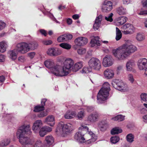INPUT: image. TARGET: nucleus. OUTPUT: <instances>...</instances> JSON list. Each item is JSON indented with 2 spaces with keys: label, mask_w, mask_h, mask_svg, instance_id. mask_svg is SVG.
Listing matches in <instances>:
<instances>
[{
  "label": "nucleus",
  "mask_w": 147,
  "mask_h": 147,
  "mask_svg": "<svg viewBox=\"0 0 147 147\" xmlns=\"http://www.w3.org/2000/svg\"><path fill=\"white\" fill-rule=\"evenodd\" d=\"M122 130L119 127L113 128L111 131V134L112 135L118 134L121 133Z\"/></svg>",
  "instance_id": "obj_34"
},
{
  "label": "nucleus",
  "mask_w": 147,
  "mask_h": 147,
  "mask_svg": "<svg viewBox=\"0 0 147 147\" xmlns=\"http://www.w3.org/2000/svg\"><path fill=\"white\" fill-rule=\"evenodd\" d=\"M79 130H82V131H85L91 137V139L88 140V143L93 142H95L97 139V137L92 131H89L88 127L84 125H82L79 127Z\"/></svg>",
  "instance_id": "obj_10"
},
{
  "label": "nucleus",
  "mask_w": 147,
  "mask_h": 147,
  "mask_svg": "<svg viewBox=\"0 0 147 147\" xmlns=\"http://www.w3.org/2000/svg\"><path fill=\"white\" fill-rule=\"evenodd\" d=\"M110 85L108 82H105L104 83L103 85V87L101 89L109 93L110 90Z\"/></svg>",
  "instance_id": "obj_37"
},
{
  "label": "nucleus",
  "mask_w": 147,
  "mask_h": 147,
  "mask_svg": "<svg viewBox=\"0 0 147 147\" xmlns=\"http://www.w3.org/2000/svg\"><path fill=\"white\" fill-rule=\"evenodd\" d=\"M82 62H78L75 64L72 68V70L74 72H76L83 67Z\"/></svg>",
  "instance_id": "obj_27"
},
{
  "label": "nucleus",
  "mask_w": 147,
  "mask_h": 147,
  "mask_svg": "<svg viewBox=\"0 0 147 147\" xmlns=\"http://www.w3.org/2000/svg\"><path fill=\"white\" fill-rule=\"evenodd\" d=\"M27 44L29 51L30 49L34 50L36 49L38 46V44L35 41L27 43Z\"/></svg>",
  "instance_id": "obj_30"
},
{
  "label": "nucleus",
  "mask_w": 147,
  "mask_h": 147,
  "mask_svg": "<svg viewBox=\"0 0 147 147\" xmlns=\"http://www.w3.org/2000/svg\"><path fill=\"white\" fill-rule=\"evenodd\" d=\"M46 101V99H42L41 101V105L40 106V105H38L34 107V112H38L44 110V106L45 105V103Z\"/></svg>",
  "instance_id": "obj_23"
},
{
  "label": "nucleus",
  "mask_w": 147,
  "mask_h": 147,
  "mask_svg": "<svg viewBox=\"0 0 147 147\" xmlns=\"http://www.w3.org/2000/svg\"><path fill=\"white\" fill-rule=\"evenodd\" d=\"M104 75L105 78L107 79L112 78L114 75V73L113 70L109 69H107L104 72Z\"/></svg>",
  "instance_id": "obj_20"
},
{
  "label": "nucleus",
  "mask_w": 147,
  "mask_h": 147,
  "mask_svg": "<svg viewBox=\"0 0 147 147\" xmlns=\"http://www.w3.org/2000/svg\"><path fill=\"white\" fill-rule=\"evenodd\" d=\"M89 67L91 69L99 71L101 68V63L100 60L95 57L91 58L88 62Z\"/></svg>",
  "instance_id": "obj_6"
},
{
  "label": "nucleus",
  "mask_w": 147,
  "mask_h": 147,
  "mask_svg": "<svg viewBox=\"0 0 147 147\" xmlns=\"http://www.w3.org/2000/svg\"><path fill=\"white\" fill-rule=\"evenodd\" d=\"M141 3L144 7H147V0H142Z\"/></svg>",
  "instance_id": "obj_61"
},
{
  "label": "nucleus",
  "mask_w": 147,
  "mask_h": 147,
  "mask_svg": "<svg viewBox=\"0 0 147 147\" xmlns=\"http://www.w3.org/2000/svg\"><path fill=\"white\" fill-rule=\"evenodd\" d=\"M135 30H126L122 31L123 33L125 34H131L133 33Z\"/></svg>",
  "instance_id": "obj_52"
},
{
  "label": "nucleus",
  "mask_w": 147,
  "mask_h": 147,
  "mask_svg": "<svg viewBox=\"0 0 147 147\" xmlns=\"http://www.w3.org/2000/svg\"><path fill=\"white\" fill-rule=\"evenodd\" d=\"M134 46L129 45L127 42L112 50L113 54L119 61H122L127 59L131 54L137 50Z\"/></svg>",
  "instance_id": "obj_1"
},
{
  "label": "nucleus",
  "mask_w": 147,
  "mask_h": 147,
  "mask_svg": "<svg viewBox=\"0 0 147 147\" xmlns=\"http://www.w3.org/2000/svg\"><path fill=\"white\" fill-rule=\"evenodd\" d=\"M73 127L70 123L65 124L63 122H61L58 123L57 130L61 134H67L73 130Z\"/></svg>",
  "instance_id": "obj_5"
},
{
  "label": "nucleus",
  "mask_w": 147,
  "mask_h": 147,
  "mask_svg": "<svg viewBox=\"0 0 147 147\" xmlns=\"http://www.w3.org/2000/svg\"><path fill=\"white\" fill-rule=\"evenodd\" d=\"M6 24L4 22L1 21H0V30H2L5 26Z\"/></svg>",
  "instance_id": "obj_58"
},
{
  "label": "nucleus",
  "mask_w": 147,
  "mask_h": 147,
  "mask_svg": "<svg viewBox=\"0 0 147 147\" xmlns=\"http://www.w3.org/2000/svg\"><path fill=\"white\" fill-rule=\"evenodd\" d=\"M117 12L120 15H125L127 13L126 8L121 6L117 9Z\"/></svg>",
  "instance_id": "obj_28"
},
{
  "label": "nucleus",
  "mask_w": 147,
  "mask_h": 147,
  "mask_svg": "<svg viewBox=\"0 0 147 147\" xmlns=\"http://www.w3.org/2000/svg\"><path fill=\"white\" fill-rule=\"evenodd\" d=\"M87 42V39L84 37H78L74 40V42L76 45L79 46H83Z\"/></svg>",
  "instance_id": "obj_17"
},
{
  "label": "nucleus",
  "mask_w": 147,
  "mask_h": 147,
  "mask_svg": "<svg viewBox=\"0 0 147 147\" xmlns=\"http://www.w3.org/2000/svg\"><path fill=\"white\" fill-rule=\"evenodd\" d=\"M46 132H49L52 131V128L47 126H44L42 127Z\"/></svg>",
  "instance_id": "obj_57"
},
{
  "label": "nucleus",
  "mask_w": 147,
  "mask_h": 147,
  "mask_svg": "<svg viewBox=\"0 0 147 147\" xmlns=\"http://www.w3.org/2000/svg\"><path fill=\"white\" fill-rule=\"evenodd\" d=\"M66 41L69 39H71L72 38V36L70 34H64Z\"/></svg>",
  "instance_id": "obj_55"
},
{
  "label": "nucleus",
  "mask_w": 147,
  "mask_h": 147,
  "mask_svg": "<svg viewBox=\"0 0 147 147\" xmlns=\"http://www.w3.org/2000/svg\"><path fill=\"white\" fill-rule=\"evenodd\" d=\"M99 116V114L96 112L91 113L88 116L87 120L91 123H94L98 121Z\"/></svg>",
  "instance_id": "obj_16"
},
{
  "label": "nucleus",
  "mask_w": 147,
  "mask_h": 147,
  "mask_svg": "<svg viewBox=\"0 0 147 147\" xmlns=\"http://www.w3.org/2000/svg\"><path fill=\"white\" fill-rule=\"evenodd\" d=\"M43 123L41 120H37L35 121L33 124L32 129L35 133H38L43 127Z\"/></svg>",
  "instance_id": "obj_12"
},
{
  "label": "nucleus",
  "mask_w": 147,
  "mask_h": 147,
  "mask_svg": "<svg viewBox=\"0 0 147 147\" xmlns=\"http://www.w3.org/2000/svg\"><path fill=\"white\" fill-rule=\"evenodd\" d=\"M47 53L49 55L56 56L61 54L62 51L58 48L53 47L48 49Z\"/></svg>",
  "instance_id": "obj_13"
},
{
  "label": "nucleus",
  "mask_w": 147,
  "mask_h": 147,
  "mask_svg": "<svg viewBox=\"0 0 147 147\" xmlns=\"http://www.w3.org/2000/svg\"><path fill=\"white\" fill-rule=\"evenodd\" d=\"M119 138L118 136H115L112 137L111 138V141L113 144H115L119 142Z\"/></svg>",
  "instance_id": "obj_43"
},
{
  "label": "nucleus",
  "mask_w": 147,
  "mask_h": 147,
  "mask_svg": "<svg viewBox=\"0 0 147 147\" xmlns=\"http://www.w3.org/2000/svg\"><path fill=\"white\" fill-rule=\"evenodd\" d=\"M85 112L84 111H81L79 112L77 115V117L79 119H82L85 116Z\"/></svg>",
  "instance_id": "obj_44"
},
{
  "label": "nucleus",
  "mask_w": 147,
  "mask_h": 147,
  "mask_svg": "<svg viewBox=\"0 0 147 147\" xmlns=\"http://www.w3.org/2000/svg\"><path fill=\"white\" fill-rule=\"evenodd\" d=\"M103 64L105 67H109L113 63V60L111 56L107 55L103 59Z\"/></svg>",
  "instance_id": "obj_14"
},
{
  "label": "nucleus",
  "mask_w": 147,
  "mask_h": 147,
  "mask_svg": "<svg viewBox=\"0 0 147 147\" xmlns=\"http://www.w3.org/2000/svg\"><path fill=\"white\" fill-rule=\"evenodd\" d=\"M109 94V93L100 89L97 95V102L99 104L103 103L107 99Z\"/></svg>",
  "instance_id": "obj_9"
},
{
  "label": "nucleus",
  "mask_w": 147,
  "mask_h": 147,
  "mask_svg": "<svg viewBox=\"0 0 147 147\" xmlns=\"http://www.w3.org/2000/svg\"><path fill=\"white\" fill-rule=\"evenodd\" d=\"M102 18V16L101 15H100L96 18L93 26V28L94 30H97L100 27Z\"/></svg>",
  "instance_id": "obj_19"
},
{
  "label": "nucleus",
  "mask_w": 147,
  "mask_h": 147,
  "mask_svg": "<svg viewBox=\"0 0 147 147\" xmlns=\"http://www.w3.org/2000/svg\"><path fill=\"white\" fill-rule=\"evenodd\" d=\"M45 140L47 144L50 145L52 144L54 142V139L51 136H46L45 138Z\"/></svg>",
  "instance_id": "obj_35"
},
{
  "label": "nucleus",
  "mask_w": 147,
  "mask_h": 147,
  "mask_svg": "<svg viewBox=\"0 0 147 147\" xmlns=\"http://www.w3.org/2000/svg\"><path fill=\"white\" fill-rule=\"evenodd\" d=\"M134 136L132 134H129L127 135L126 137L127 141L129 142L132 143L134 141Z\"/></svg>",
  "instance_id": "obj_40"
},
{
  "label": "nucleus",
  "mask_w": 147,
  "mask_h": 147,
  "mask_svg": "<svg viewBox=\"0 0 147 147\" xmlns=\"http://www.w3.org/2000/svg\"><path fill=\"white\" fill-rule=\"evenodd\" d=\"M10 142V139L9 138H6L2 140L0 142V146H6L8 145Z\"/></svg>",
  "instance_id": "obj_33"
},
{
  "label": "nucleus",
  "mask_w": 147,
  "mask_h": 147,
  "mask_svg": "<svg viewBox=\"0 0 147 147\" xmlns=\"http://www.w3.org/2000/svg\"><path fill=\"white\" fill-rule=\"evenodd\" d=\"M86 50L84 48L79 49L77 50V53L78 54L82 55L85 54L86 52Z\"/></svg>",
  "instance_id": "obj_45"
},
{
  "label": "nucleus",
  "mask_w": 147,
  "mask_h": 147,
  "mask_svg": "<svg viewBox=\"0 0 147 147\" xmlns=\"http://www.w3.org/2000/svg\"><path fill=\"white\" fill-rule=\"evenodd\" d=\"M125 116L121 115H118L114 117L112 119L114 121H121L124 119Z\"/></svg>",
  "instance_id": "obj_41"
},
{
  "label": "nucleus",
  "mask_w": 147,
  "mask_h": 147,
  "mask_svg": "<svg viewBox=\"0 0 147 147\" xmlns=\"http://www.w3.org/2000/svg\"><path fill=\"white\" fill-rule=\"evenodd\" d=\"M99 37L98 36H96L94 38L91 40L90 41L91 46L92 47H96L97 46H100V44L99 40Z\"/></svg>",
  "instance_id": "obj_22"
},
{
  "label": "nucleus",
  "mask_w": 147,
  "mask_h": 147,
  "mask_svg": "<svg viewBox=\"0 0 147 147\" xmlns=\"http://www.w3.org/2000/svg\"><path fill=\"white\" fill-rule=\"evenodd\" d=\"M128 79L131 83H133L134 80L132 74H129L128 75Z\"/></svg>",
  "instance_id": "obj_53"
},
{
  "label": "nucleus",
  "mask_w": 147,
  "mask_h": 147,
  "mask_svg": "<svg viewBox=\"0 0 147 147\" xmlns=\"http://www.w3.org/2000/svg\"><path fill=\"white\" fill-rule=\"evenodd\" d=\"M42 42L45 45H49L52 44V42L51 40H43L42 41Z\"/></svg>",
  "instance_id": "obj_54"
},
{
  "label": "nucleus",
  "mask_w": 147,
  "mask_h": 147,
  "mask_svg": "<svg viewBox=\"0 0 147 147\" xmlns=\"http://www.w3.org/2000/svg\"><path fill=\"white\" fill-rule=\"evenodd\" d=\"M35 55V52H31L28 54V56L31 59H32Z\"/></svg>",
  "instance_id": "obj_59"
},
{
  "label": "nucleus",
  "mask_w": 147,
  "mask_h": 147,
  "mask_svg": "<svg viewBox=\"0 0 147 147\" xmlns=\"http://www.w3.org/2000/svg\"><path fill=\"white\" fill-rule=\"evenodd\" d=\"M16 49L18 53L25 54L29 51L27 43L22 42L18 44Z\"/></svg>",
  "instance_id": "obj_7"
},
{
  "label": "nucleus",
  "mask_w": 147,
  "mask_h": 147,
  "mask_svg": "<svg viewBox=\"0 0 147 147\" xmlns=\"http://www.w3.org/2000/svg\"><path fill=\"white\" fill-rule=\"evenodd\" d=\"M57 41L59 42L66 41V39L64 36V34L59 36L57 38Z\"/></svg>",
  "instance_id": "obj_49"
},
{
  "label": "nucleus",
  "mask_w": 147,
  "mask_h": 147,
  "mask_svg": "<svg viewBox=\"0 0 147 147\" xmlns=\"http://www.w3.org/2000/svg\"><path fill=\"white\" fill-rule=\"evenodd\" d=\"M98 127L100 130L103 131L105 130L108 127V124L105 121H101L98 124Z\"/></svg>",
  "instance_id": "obj_26"
},
{
  "label": "nucleus",
  "mask_w": 147,
  "mask_h": 147,
  "mask_svg": "<svg viewBox=\"0 0 147 147\" xmlns=\"http://www.w3.org/2000/svg\"><path fill=\"white\" fill-rule=\"evenodd\" d=\"M116 84V86H114V87L118 90L125 91L128 90L127 85L124 83L122 80H116L112 84Z\"/></svg>",
  "instance_id": "obj_8"
},
{
  "label": "nucleus",
  "mask_w": 147,
  "mask_h": 147,
  "mask_svg": "<svg viewBox=\"0 0 147 147\" xmlns=\"http://www.w3.org/2000/svg\"><path fill=\"white\" fill-rule=\"evenodd\" d=\"M140 98L142 100L147 102V94L142 93L140 95Z\"/></svg>",
  "instance_id": "obj_47"
},
{
  "label": "nucleus",
  "mask_w": 147,
  "mask_h": 147,
  "mask_svg": "<svg viewBox=\"0 0 147 147\" xmlns=\"http://www.w3.org/2000/svg\"><path fill=\"white\" fill-rule=\"evenodd\" d=\"M144 39V36L143 34H138V41H142Z\"/></svg>",
  "instance_id": "obj_56"
},
{
  "label": "nucleus",
  "mask_w": 147,
  "mask_h": 147,
  "mask_svg": "<svg viewBox=\"0 0 147 147\" xmlns=\"http://www.w3.org/2000/svg\"><path fill=\"white\" fill-rule=\"evenodd\" d=\"M121 28L124 30L126 29L128 30H135V28L133 25L129 24H125L121 27Z\"/></svg>",
  "instance_id": "obj_31"
},
{
  "label": "nucleus",
  "mask_w": 147,
  "mask_h": 147,
  "mask_svg": "<svg viewBox=\"0 0 147 147\" xmlns=\"http://www.w3.org/2000/svg\"><path fill=\"white\" fill-rule=\"evenodd\" d=\"M112 9L113 3L111 1H105L102 4L101 9L103 12H109L111 11Z\"/></svg>",
  "instance_id": "obj_11"
},
{
  "label": "nucleus",
  "mask_w": 147,
  "mask_h": 147,
  "mask_svg": "<svg viewBox=\"0 0 147 147\" xmlns=\"http://www.w3.org/2000/svg\"><path fill=\"white\" fill-rule=\"evenodd\" d=\"M116 40L117 41L119 40L122 37V33L121 30L117 27L116 28Z\"/></svg>",
  "instance_id": "obj_36"
},
{
  "label": "nucleus",
  "mask_w": 147,
  "mask_h": 147,
  "mask_svg": "<svg viewBox=\"0 0 147 147\" xmlns=\"http://www.w3.org/2000/svg\"><path fill=\"white\" fill-rule=\"evenodd\" d=\"M18 53V52L15 48L13 50L9 51L8 52V55L10 59L12 60H15L17 58Z\"/></svg>",
  "instance_id": "obj_18"
},
{
  "label": "nucleus",
  "mask_w": 147,
  "mask_h": 147,
  "mask_svg": "<svg viewBox=\"0 0 147 147\" xmlns=\"http://www.w3.org/2000/svg\"><path fill=\"white\" fill-rule=\"evenodd\" d=\"M44 64L47 68L50 69L52 74L59 77V65L55 64L53 61L50 59L45 61Z\"/></svg>",
  "instance_id": "obj_4"
},
{
  "label": "nucleus",
  "mask_w": 147,
  "mask_h": 147,
  "mask_svg": "<svg viewBox=\"0 0 147 147\" xmlns=\"http://www.w3.org/2000/svg\"><path fill=\"white\" fill-rule=\"evenodd\" d=\"M147 66V59L142 58L138 60V68L140 70H143Z\"/></svg>",
  "instance_id": "obj_21"
},
{
  "label": "nucleus",
  "mask_w": 147,
  "mask_h": 147,
  "mask_svg": "<svg viewBox=\"0 0 147 147\" xmlns=\"http://www.w3.org/2000/svg\"><path fill=\"white\" fill-rule=\"evenodd\" d=\"M113 16V14L111 13L107 16L105 17V19L107 21L110 22H112L113 21L112 17Z\"/></svg>",
  "instance_id": "obj_46"
},
{
  "label": "nucleus",
  "mask_w": 147,
  "mask_h": 147,
  "mask_svg": "<svg viewBox=\"0 0 147 147\" xmlns=\"http://www.w3.org/2000/svg\"><path fill=\"white\" fill-rule=\"evenodd\" d=\"M94 108L92 107H88L87 108V110L88 112H91L94 110Z\"/></svg>",
  "instance_id": "obj_63"
},
{
  "label": "nucleus",
  "mask_w": 147,
  "mask_h": 147,
  "mask_svg": "<svg viewBox=\"0 0 147 147\" xmlns=\"http://www.w3.org/2000/svg\"><path fill=\"white\" fill-rule=\"evenodd\" d=\"M91 69L90 68L88 69L87 67H84L81 70V73L82 74L88 73L90 72Z\"/></svg>",
  "instance_id": "obj_48"
},
{
  "label": "nucleus",
  "mask_w": 147,
  "mask_h": 147,
  "mask_svg": "<svg viewBox=\"0 0 147 147\" xmlns=\"http://www.w3.org/2000/svg\"><path fill=\"white\" fill-rule=\"evenodd\" d=\"M135 65V62L132 60H130L127 62L126 65L127 70L131 71L132 70V67Z\"/></svg>",
  "instance_id": "obj_29"
},
{
  "label": "nucleus",
  "mask_w": 147,
  "mask_h": 147,
  "mask_svg": "<svg viewBox=\"0 0 147 147\" xmlns=\"http://www.w3.org/2000/svg\"><path fill=\"white\" fill-rule=\"evenodd\" d=\"M39 31L42 34L44 35L45 36H46L47 33L45 30L43 29H41L39 30Z\"/></svg>",
  "instance_id": "obj_64"
},
{
  "label": "nucleus",
  "mask_w": 147,
  "mask_h": 147,
  "mask_svg": "<svg viewBox=\"0 0 147 147\" xmlns=\"http://www.w3.org/2000/svg\"><path fill=\"white\" fill-rule=\"evenodd\" d=\"M78 132H77L74 136L75 139L78 142L82 143L85 142V139L84 138V131L82 130H79Z\"/></svg>",
  "instance_id": "obj_15"
},
{
  "label": "nucleus",
  "mask_w": 147,
  "mask_h": 147,
  "mask_svg": "<svg viewBox=\"0 0 147 147\" xmlns=\"http://www.w3.org/2000/svg\"><path fill=\"white\" fill-rule=\"evenodd\" d=\"M45 121L51 126H53L55 124L54 117L52 115H49L45 119Z\"/></svg>",
  "instance_id": "obj_24"
},
{
  "label": "nucleus",
  "mask_w": 147,
  "mask_h": 147,
  "mask_svg": "<svg viewBox=\"0 0 147 147\" xmlns=\"http://www.w3.org/2000/svg\"><path fill=\"white\" fill-rule=\"evenodd\" d=\"M74 61L70 58L66 59L63 63V65H59V77L67 76L70 72L71 69L74 66Z\"/></svg>",
  "instance_id": "obj_3"
},
{
  "label": "nucleus",
  "mask_w": 147,
  "mask_h": 147,
  "mask_svg": "<svg viewBox=\"0 0 147 147\" xmlns=\"http://www.w3.org/2000/svg\"><path fill=\"white\" fill-rule=\"evenodd\" d=\"M127 18L126 17H121L117 18L118 24L119 25H122L126 22Z\"/></svg>",
  "instance_id": "obj_32"
},
{
  "label": "nucleus",
  "mask_w": 147,
  "mask_h": 147,
  "mask_svg": "<svg viewBox=\"0 0 147 147\" xmlns=\"http://www.w3.org/2000/svg\"><path fill=\"white\" fill-rule=\"evenodd\" d=\"M60 47L62 48L67 49L69 50L71 48V46L70 44L66 43L63 42L59 45Z\"/></svg>",
  "instance_id": "obj_39"
},
{
  "label": "nucleus",
  "mask_w": 147,
  "mask_h": 147,
  "mask_svg": "<svg viewBox=\"0 0 147 147\" xmlns=\"http://www.w3.org/2000/svg\"><path fill=\"white\" fill-rule=\"evenodd\" d=\"M139 14L144 16L147 15V10H143L140 11Z\"/></svg>",
  "instance_id": "obj_62"
},
{
  "label": "nucleus",
  "mask_w": 147,
  "mask_h": 147,
  "mask_svg": "<svg viewBox=\"0 0 147 147\" xmlns=\"http://www.w3.org/2000/svg\"><path fill=\"white\" fill-rule=\"evenodd\" d=\"M49 16L50 18H51L53 21H55L57 23H59V22L57 21L56 18L54 17L53 15L52 14H50Z\"/></svg>",
  "instance_id": "obj_60"
},
{
  "label": "nucleus",
  "mask_w": 147,
  "mask_h": 147,
  "mask_svg": "<svg viewBox=\"0 0 147 147\" xmlns=\"http://www.w3.org/2000/svg\"><path fill=\"white\" fill-rule=\"evenodd\" d=\"M48 114V111L47 110L45 111H42L39 113L37 116L39 118L43 117L46 116Z\"/></svg>",
  "instance_id": "obj_42"
},
{
  "label": "nucleus",
  "mask_w": 147,
  "mask_h": 147,
  "mask_svg": "<svg viewBox=\"0 0 147 147\" xmlns=\"http://www.w3.org/2000/svg\"><path fill=\"white\" fill-rule=\"evenodd\" d=\"M42 127L40 130L39 131V134L41 137L44 136L47 133Z\"/></svg>",
  "instance_id": "obj_50"
},
{
  "label": "nucleus",
  "mask_w": 147,
  "mask_h": 147,
  "mask_svg": "<svg viewBox=\"0 0 147 147\" xmlns=\"http://www.w3.org/2000/svg\"><path fill=\"white\" fill-rule=\"evenodd\" d=\"M31 133L30 125L24 124L18 129L16 133V136L19 139V142L22 144H31L32 143L30 140L25 135H30Z\"/></svg>",
  "instance_id": "obj_2"
},
{
  "label": "nucleus",
  "mask_w": 147,
  "mask_h": 147,
  "mask_svg": "<svg viewBox=\"0 0 147 147\" xmlns=\"http://www.w3.org/2000/svg\"><path fill=\"white\" fill-rule=\"evenodd\" d=\"M76 113L75 111H68L64 115V117L66 119H72L75 117Z\"/></svg>",
  "instance_id": "obj_25"
},
{
  "label": "nucleus",
  "mask_w": 147,
  "mask_h": 147,
  "mask_svg": "<svg viewBox=\"0 0 147 147\" xmlns=\"http://www.w3.org/2000/svg\"><path fill=\"white\" fill-rule=\"evenodd\" d=\"M34 147H42V144L40 140H38L34 145Z\"/></svg>",
  "instance_id": "obj_51"
},
{
  "label": "nucleus",
  "mask_w": 147,
  "mask_h": 147,
  "mask_svg": "<svg viewBox=\"0 0 147 147\" xmlns=\"http://www.w3.org/2000/svg\"><path fill=\"white\" fill-rule=\"evenodd\" d=\"M1 42L2 43L0 46L2 50H0V51H1V53H4L6 51L7 46V43L6 42L4 41H3Z\"/></svg>",
  "instance_id": "obj_38"
}]
</instances>
